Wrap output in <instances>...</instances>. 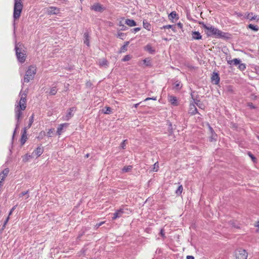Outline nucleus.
Segmentation results:
<instances>
[{"label":"nucleus","instance_id":"obj_16","mask_svg":"<svg viewBox=\"0 0 259 259\" xmlns=\"http://www.w3.org/2000/svg\"><path fill=\"white\" fill-rule=\"evenodd\" d=\"M27 139V135H26V128H24V132L21 136V140H20V142H21V145H24V143H25V142L26 141Z\"/></svg>","mask_w":259,"mask_h":259},{"label":"nucleus","instance_id":"obj_50","mask_svg":"<svg viewBox=\"0 0 259 259\" xmlns=\"http://www.w3.org/2000/svg\"><path fill=\"white\" fill-rule=\"evenodd\" d=\"M121 30H126L127 29V27L124 25H122V27H121Z\"/></svg>","mask_w":259,"mask_h":259},{"label":"nucleus","instance_id":"obj_11","mask_svg":"<svg viewBox=\"0 0 259 259\" xmlns=\"http://www.w3.org/2000/svg\"><path fill=\"white\" fill-rule=\"evenodd\" d=\"M124 213V210L123 208H120L117 210L115 213L113 214L112 220H115L117 218H119L122 217Z\"/></svg>","mask_w":259,"mask_h":259},{"label":"nucleus","instance_id":"obj_41","mask_svg":"<svg viewBox=\"0 0 259 259\" xmlns=\"http://www.w3.org/2000/svg\"><path fill=\"white\" fill-rule=\"evenodd\" d=\"M126 142H127V140H124L120 144V147L122 148V149H125V145H126Z\"/></svg>","mask_w":259,"mask_h":259},{"label":"nucleus","instance_id":"obj_10","mask_svg":"<svg viewBox=\"0 0 259 259\" xmlns=\"http://www.w3.org/2000/svg\"><path fill=\"white\" fill-rule=\"evenodd\" d=\"M211 79L213 83L218 84L219 83L220 80L219 74L218 73L213 72Z\"/></svg>","mask_w":259,"mask_h":259},{"label":"nucleus","instance_id":"obj_35","mask_svg":"<svg viewBox=\"0 0 259 259\" xmlns=\"http://www.w3.org/2000/svg\"><path fill=\"white\" fill-rule=\"evenodd\" d=\"M183 191V187L182 185H180L178 188L177 190L176 191V193L177 195H181Z\"/></svg>","mask_w":259,"mask_h":259},{"label":"nucleus","instance_id":"obj_40","mask_svg":"<svg viewBox=\"0 0 259 259\" xmlns=\"http://www.w3.org/2000/svg\"><path fill=\"white\" fill-rule=\"evenodd\" d=\"M153 170L154 171H157L158 170V168H159V166H158V162H156L154 165H153Z\"/></svg>","mask_w":259,"mask_h":259},{"label":"nucleus","instance_id":"obj_63","mask_svg":"<svg viewBox=\"0 0 259 259\" xmlns=\"http://www.w3.org/2000/svg\"><path fill=\"white\" fill-rule=\"evenodd\" d=\"M257 138L258 140H259V136H257Z\"/></svg>","mask_w":259,"mask_h":259},{"label":"nucleus","instance_id":"obj_56","mask_svg":"<svg viewBox=\"0 0 259 259\" xmlns=\"http://www.w3.org/2000/svg\"><path fill=\"white\" fill-rule=\"evenodd\" d=\"M209 129L211 133H212L214 132L213 128L210 125H209Z\"/></svg>","mask_w":259,"mask_h":259},{"label":"nucleus","instance_id":"obj_54","mask_svg":"<svg viewBox=\"0 0 259 259\" xmlns=\"http://www.w3.org/2000/svg\"><path fill=\"white\" fill-rule=\"evenodd\" d=\"M187 259H194V257L192 255H188L187 256Z\"/></svg>","mask_w":259,"mask_h":259},{"label":"nucleus","instance_id":"obj_48","mask_svg":"<svg viewBox=\"0 0 259 259\" xmlns=\"http://www.w3.org/2000/svg\"><path fill=\"white\" fill-rule=\"evenodd\" d=\"M54 131V129H50L48 132V135L49 137H51V134Z\"/></svg>","mask_w":259,"mask_h":259},{"label":"nucleus","instance_id":"obj_60","mask_svg":"<svg viewBox=\"0 0 259 259\" xmlns=\"http://www.w3.org/2000/svg\"><path fill=\"white\" fill-rule=\"evenodd\" d=\"M129 44V42L128 41H126L125 42V44L124 45H126V47L128 46Z\"/></svg>","mask_w":259,"mask_h":259},{"label":"nucleus","instance_id":"obj_18","mask_svg":"<svg viewBox=\"0 0 259 259\" xmlns=\"http://www.w3.org/2000/svg\"><path fill=\"white\" fill-rule=\"evenodd\" d=\"M227 62L228 64L230 65H234L237 66L240 64L241 60L239 59L235 58L231 60H228L227 61Z\"/></svg>","mask_w":259,"mask_h":259},{"label":"nucleus","instance_id":"obj_42","mask_svg":"<svg viewBox=\"0 0 259 259\" xmlns=\"http://www.w3.org/2000/svg\"><path fill=\"white\" fill-rule=\"evenodd\" d=\"M105 222H101L99 223H97L95 226V227L96 229H97L98 228H99L101 226H102L103 224H104Z\"/></svg>","mask_w":259,"mask_h":259},{"label":"nucleus","instance_id":"obj_44","mask_svg":"<svg viewBox=\"0 0 259 259\" xmlns=\"http://www.w3.org/2000/svg\"><path fill=\"white\" fill-rule=\"evenodd\" d=\"M126 50V45H123L120 48V52H124Z\"/></svg>","mask_w":259,"mask_h":259},{"label":"nucleus","instance_id":"obj_7","mask_svg":"<svg viewBox=\"0 0 259 259\" xmlns=\"http://www.w3.org/2000/svg\"><path fill=\"white\" fill-rule=\"evenodd\" d=\"M91 9L95 12L101 13L103 12L106 8L100 3H96L91 6Z\"/></svg>","mask_w":259,"mask_h":259},{"label":"nucleus","instance_id":"obj_34","mask_svg":"<svg viewBox=\"0 0 259 259\" xmlns=\"http://www.w3.org/2000/svg\"><path fill=\"white\" fill-rule=\"evenodd\" d=\"M57 90L56 88L53 87L51 89L49 94L51 95H55L57 93Z\"/></svg>","mask_w":259,"mask_h":259},{"label":"nucleus","instance_id":"obj_13","mask_svg":"<svg viewBox=\"0 0 259 259\" xmlns=\"http://www.w3.org/2000/svg\"><path fill=\"white\" fill-rule=\"evenodd\" d=\"M245 17L249 20H255L256 21H258L259 20V17L257 15H253L252 13L245 14Z\"/></svg>","mask_w":259,"mask_h":259},{"label":"nucleus","instance_id":"obj_3","mask_svg":"<svg viewBox=\"0 0 259 259\" xmlns=\"http://www.w3.org/2000/svg\"><path fill=\"white\" fill-rule=\"evenodd\" d=\"M15 50L17 58L20 63H24L25 61L26 54L23 47L21 44H16Z\"/></svg>","mask_w":259,"mask_h":259},{"label":"nucleus","instance_id":"obj_23","mask_svg":"<svg viewBox=\"0 0 259 259\" xmlns=\"http://www.w3.org/2000/svg\"><path fill=\"white\" fill-rule=\"evenodd\" d=\"M44 151L43 148L40 147H38L33 152V153H34L35 155H36L37 157L39 156Z\"/></svg>","mask_w":259,"mask_h":259},{"label":"nucleus","instance_id":"obj_38","mask_svg":"<svg viewBox=\"0 0 259 259\" xmlns=\"http://www.w3.org/2000/svg\"><path fill=\"white\" fill-rule=\"evenodd\" d=\"M217 137V134H215L214 132L211 133V136L210 138V141H212L213 140H216Z\"/></svg>","mask_w":259,"mask_h":259},{"label":"nucleus","instance_id":"obj_31","mask_svg":"<svg viewBox=\"0 0 259 259\" xmlns=\"http://www.w3.org/2000/svg\"><path fill=\"white\" fill-rule=\"evenodd\" d=\"M29 191L22 192L19 194V198H21L24 196L27 195V198L29 197V195L28 194Z\"/></svg>","mask_w":259,"mask_h":259},{"label":"nucleus","instance_id":"obj_9","mask_svg":"<svg viewBox=\"0 0 259 259\" xmlns=\"http://www.w3.org/2000/svg\"><path fill=\"white\" fill-rule=\"evenodd\" d=\"M75 111V108L72 107L69 108L66 113L65 116L63 117V119L64 120H68L73 116V112Z\"/></svg>","mask_w":259,"mask_h":259},{"label":"nucleus","instance_id":"obj_17","mask_svg":"<svg viewBox=\"0 0 259 259\" xmlns=\"http://www.w3.org/2000/svg\"><path fill=\"white\" fill-rule=\"evenodd\" d=\"M182 87V84L180 81H176L173 83L172 89L174 90L179 91Z\"/></svg>","mask_w":259,"mask_h":259},{"label":"nucleus","instance_id":"obj_61","mask_svg":"<svg viewBox=\"0 0 259 259\" xmlns=\"http://www.w3.org/2000/svg\"><path fill=\"white\" fill-rule=\"evenodd\" d=\"M25 199L26 200V201L25 202H27L28 200H27L28 198H27V195H25Z\"/></svg>","mask_w":259,"mask_h":259},{"label":"nucleus","instance_id":"obj_30","mask_svg":"<svg viewBox=\"0 0 259 259\" xmlns=\"http://www.w3.org/2000/svg\"><path fill=\"white\" fill-rule=\"evenodd\" d=\"M248 28L255 31H257L258 30V27L257 25H254L252 24H250L248 26Z\"/></svg>","mask_w":259,"mask_h":259},{"label":"nucleus","instance_id":"obj_58","mask_svg":"<svg viewBox=\"0 0 259 259\" xmlns=\"http://www.w3.org/2000/svg\"><path fill=\"white\" fill-rule=\"evenodd\" d=\"M140 103H137V104H135L134 105V107H135V108H137V107H138V106L140 105Z\"/></svg>","mask_w":259,"mask_h":259},{"label":"nucleus","instance_id":"obj_28","mask_svg":"<svg viewBox=\"0 0 259 259\" xmlns=\"http://www.w3.org/2000/svg\"><path fill=\"white\" fill-rule=\"evenodd\" d=\"M143 27L148 30H150L151 28L150 24L146 20H144L143 22Z\"/></svg>","mask_w":259,"mask_h":259},{"label":"nucleus","instance_id":"obj_33","mask_svg":"<svg viewBox=\"0 0 259 259\" xmlns=\"http://www.w3.org/2000/svg\"><path fill=\"white\" fill-rule=\"evenodd\" d=\"M238 69L241 71H243L246 69V65L244 63H241L238 65Z\"/></svg>","mask_w":259,"mask_h":259},{"label":"nucleus","instance_id":"obj_19","mask_svg":"<svg viewBox=\"0 0 259 259\" xmlns=\"http://www.w3.org/2000/svg\"><path fill=\"white\" fill-rule=\"evenodd\" d=\"M9 169L8 168H5V169H4L3 171L0 173V179L1 180H4L6 176L9 174Z\"/></svg>","mask_w":259,"mask_h":259},{"label":"nucleus","instance_id":"obj_27","mask_svg":"<svg viewBox=\"0 0 259 259\" xmlns=\"http://www.w3.org/2000/svg\"><path fill=\"white\" fill-rule=\"evenodd\" d=\"M133 168V166L132 165L125 166L122 169V172L123 173H125L130 171Z\"/></svg>","mask_w":259,"mask_h":259},{"label":"nucleus","instance_id":"obj_8","mask_svg":"<svg viewBox=\"0 0 259 259\" xmlns=\"http://www.w3.org/2000/svg\"><path fill=\"white\" fill-rule=\"evenodd\" d=\"M60 13V9L55 7H50L47 9L48 15H57Z\"/></svg>","mask_w":259,"mask_h":259},{"label":"nucleus","instance_id":"obj_37","mask_svg":"<svg viewBox=\"0 0 259 259\" xmlns=\"http://www.w3.org/2000/svg\"><path fill=\"white\" fill-rule=\"evenodd\" d=\"M125 36V34L124 33H122V32H119L117 34V37H119L122 39H124V37Z\"/></svg>","mask_w":259,"mask_h":259},{"label":"nucleus","instance_id":"obj_26","mask_svg":"<svg viewBox=\"0 0 259 259\" xmlns=\"http://www.w3.org/2000/svg\"><path fill=\"white\" fill-rule=\"evenodd\" d=\"M178 14L175 11H173L170 13L168 15V18L170 20L174 19H178Z\"/></svg>","mask_w":259,"mask_h":259},{"label":"nucleus","instance_id":"obj_5","mask_svg":"<svg viewBox=\"0 0 259 259\" xmlns=\"http://www.w3.org/2000/svg\"><path fill=\"white\" fill-rule=\"evenodd\" d=\"M36 73V68L33 66H30L26 71L25 76L24 79V82H28L30 80L33 79Z\"/></svg>","mask_w":259,"mask_h":259},{"label":"nucleus","instance_id":"obj_39","mask_svg":"<svg viewBox=\"0 0 259 259\" xmlns=\"http://www.w3.org/2000/svg\"><path fill=\"white\" fill-rule=\"evenodd\" d=\"M106 110L104 111V113L109 114L111 113V109L109 107H106Z\"/></svg>","mask_w":259,"mask_h":259},{"label":"nucleus","instance_id":"obj_14","mask_svg":"<svg viewBox=\"0 0 259 259\" xmlns=\"http://www.w3.org/2000/svg\"><path fill=\"white\" fill-rule=\"evenodd\" d=\"M98 64L101 67L107 68L108 66V62L107 60L104 58L99 60Z\"/></svg>","mask_w":259,"mask_h":259},{"label":"nucleus","instance_id":"obj_45","mask_svg":"<svg viewBox=\"0 0 259 259\" xmlns=\"http://www.w3.org/2000/svg\"><path fill=\"white\" fill-rule=\"evenodd\" d=\"M150 100H152L155 101L157 100V98L156 97H153L152 98L148 97V98H147L146 99H145L144 100V101H146Z\"/></svg>","mask_w":259,"mask_h":259},{"label":"nucleus","instance_id":"obj_4","mask_svg":"<svg viewBox=\"0 0 259 259\" xmlns=\"http://www.w3.org/2000/svg\"><path fill=\"white\" fill-rule=\"evenodd\" d=\"M23 9V4L21 0H15L13 18L14 20L19 18Z\"/></svg>","mask_w":259,"mask_h":259},{"label":"nucleus","instance_id":"obj_20","mask_svg":"<svg viewBox=\"0 0 259 259\" xmlns=\"http://www.w3.org/2000/svg\"><path fill=\"white\" fill-rule=\"evenodd\" d=\"M125 23L130 27H133L137 25L136 22L133 19H127L125 20Z\"/></svg>","mask_w":259,"mask_h":259},{"label":"nucleus","instance_id":"obj_1","mask_svg":"<svg viewBox=\"0 0 259 259\" xmlns=\"http://www.w3.org/2000/svg\"><path fill=\"white\" fill-rule=\"evenodd\" d=\"M19 97L20 98V100L19 102H16L15 107V115L17 122L14 135L16 132V130L18 128L20 120L22 118V111H24L26 107V94L22 93V92H20Z\"/></svg>","mask_w":259,"mask_h":259},{"label":"nucleus","instance_id":"obj_51","mask_svg":"<svg viewBox=\"0 0 259 259\" xmlns=\"http://www.w3.org/2000/svg\"><path fill=\"white\" fill-rule=\"evenodd\" d=\"M144 63H146V65L147 66L150 65V61L149 60H147V59H145L144 60Z\"/></svg>","mask_w":259,"mask_h":259},{"label":"nucleus","instance_id":"obj_2","mask_svg":"<svg viewBox=\"0 0 259 259\" xmlns=\"http://www.w3.org/2000/svg\"><path fill=\"white\" fill-rule=\"evenodd\" d=\"M203 27L207 30L206 33L208 36L218 38H228V33L223 32L213 26L210 25H206L203 24Z\"/></svg>","mask_w":259,"mask_h":259},{"label":"nucleus","instance_id":"obj_57","mask_svg":"<svg viewBox=\"0 0 259 259\" xmlns=\"http://www.w3.org/2000/svg\"><path fill=\"white\" fill-rule=\"evenodd\" d=\"M178 26L180 28H182L183 27V24L182 23H178Z\"/></svg>","mask_w":259,"mask_h":259},{"label":"nucleus","instance_id":"obj_29","mask_svg":"<svg viewBox=\"0 0 259 259\" xmlns=\"http://www.w3.org/2000/svg\"><path fill=\"white\" fill-rule=\"evenodd\" d=\"M33 118H34V115L32 114L31 117L29 118V124H28L27 126L25 127L26 130L30 127L31 126L33 122Z\"/></svg>","mask_w":259,"mask_h":259},{"label":"nucleus","instance_id":"obj_32","mask_svg":"<svg viewBox=\"0 0 259 259\" xmlns=\"http://www.w3.org/2000/svg\"><path fill=\"white\" fill-rule=\"evenodd\" d=\"M162 29L163 28V29H166V28H171L172 29V30L174 31V32H176V27L174 25H164L163 26L162 28Z\"/></svg>","mask_w":259,"mask_h":259},{"label":"nucleus","instance_id":"obj_36","mask_svg":"<svg viewBox=\"0 0 259 259\" xmlns=\"http://www.w3.org/2000/svg\"><path fill=\"white\" fill-rule=\"evenodd\" d=\"M131 59V57L130 55H125L122 59V61L123 62H126L129 61Z\"/></svg>","mask_w":259,"mask_h":259},{"label":"nucleus","instance_id":"obj_15","mask_svg":"<svg viewBox=\"0 0 259 259\" xmlns=\"http://www.w3.org/2000/svg\"><path fill=\"white\" fill-rule=\"evenodd\" d=\"M192 37L193 39L199 40L202 38V35L198 31H193L192 32Z\"/></svg>","mask_w":259,"mask_h":259},{"label":"nucleus","instance_id":"obj_47","mask_svg":"<svg viewBox=\"0 0 259 259\" xmlns=\"http://www.w3.org/2000/svg\"><path fill=\"white\" fill-rule=\"evenodd\" d=\"M141 29V28L140 27H136L132 29V32L136 33L137 32L140 31Z\"/></svg>","mask_w":259,"mask_h":259},{"label":"nucleus","instance_id":"obj_24","mask_svg":"<svg viewBox=\"0 0 259 259\" xmlns=\"http://www.w3.org/2000/svg\"><path fill=\"white\" fill-rule=\"evenodd\" d=\"M168 100L169 102H170L172 105L174 106L177 105V99L176 97L173 96H169L168 97Z\"/></svg>","mask_w":259,"mask_h":259},{"label":"nucleus","instance_id":"obj_55","mask_svg":"<svg viewBox=\"0 0 259 259\" xmlns=\"http://www.w3.org/2000/svg\"><path fill=\"white\" fill-rule=\"evenodd\" d=\"M249 155L251 158V159L252 160H254L255 159V157L252 154H251V153H249Z\"/></svg>","mask_w":259,"mask_h":259},{"label":"nucleus","instance_id":"obj_59","mask_svg":"<svg viewBox=\"0 0 259 259\" xmlns=\"http://www.w3.org/2000/svg\"><path fill=\"white\" fill-rule=\"evenodd\" d=\"M122 25H123V24L122 23L121 21H120L119 23V26L120 27H122Z\"/></svg>","mask_w":259,"mask_h":259},{"label":"nucleus","instance_id":"obj_25","mask_svg":"<svg viewBox=\"0 0 259 259\" xmlns=\"http://www.w3.org/2000/svg\"><path fill=\"white\" fill-rule=\"evenodd\" d=\"M84 43L89 47L90 46L89 36L87 32L84 33Z\"/></svg>","mask_w":259,"mask_h":259},{"label":"nucleus","instance_id":"obj_43","mask_svg":"<svg viewBox=\"0 0 259 259\" xmlns=\"http://www.w3.org/2000/svg\"><path fill=\"white\" fill-rule=\"evenodd\" d=\"M16 207H17V205H16L14 206L11 208V209L10 210V212H9V216H10V215L12 214V213H13V211L16 209Z\"/></svg>","mask_w":259,"mask_h":259},{"label":"nucleus","instance_id":"obj_52","mask_svg":"<svg viewBox=\"0 0 259 259\" xmlns=\"http://www.w3.org/2000/svg\"><path fill=\"white\" fill-rule=\"evenodd\" d=\"M160 234H161L162 237H164V231H163V229L161 230V231H160Z\"/></svg>","mask_w":259,"mask_h":259},{"label":"nucleus","instance_id":"obj_6","mask_svg":"<svg viewBox=\"0 0 259 259\" xmlns=\"http://www.w3.org/2000/svg\"><path fill=\"white\" fill-rule=\"evenodd\" d=\"M248 253L247 251L242 248H239L235 251L236 259H247Z\"/></svg>","mask_w":259,"mask_h":259},{"label":"nucleus","instance_id":"obj_22","mask_svg":"<svg viewBox=\"0 0 259 259\" xmlns=\"http://www.w3.org/2000/svg\"><path fill=\"white\" fill-rule=\"evenodd\" d=\"M197 109L195 105L193 104H191L189 110V113H190L192 115H194L197 113Z\"/></svg>","mask_w":259,"mask_h":259},{"label":"nucleus","instance_id":"obj_53","mask_svg":"<svg viewBox=\"0 0 259 259\" xmlns=\"http://www.w3.org/2000/svg\"><path fill=\"white\" fill-rule=\"evenodd\" d=\"M9 215L8 217V218H7V219L6 220V221H5L4 222V226H5L6 225V224L8 223V222L9 221Z\"/></svg>","mask_w":259,"mask_h":259},{"label":"nucleus","instance_id":"obj_12","mask_svg":"<svg viewBox=\"0 0 259 259\" xmlns=\"http://www.w3.org/2000/svg\"><path fill=\"white\" fill-rule=\"evenodd\" d=\"M68 123H64L61 124L59 125L58 128L57 133L58 135H61V134L63 132V128L64 127H67L68 125Z\"/></svg>","mask_w":259,"mask_h":259},{"label":"nucleus","instance_id":"obj_62","mask_svg":"<svg viewBox=\"0 0 259 259\" xmlns=\"http://www.w3.org/2000/svg\"><path fill=\"white\" fill-rule=\"evenodd\" d=\"M86 156H87V157H89V154H87Z\"/></svg>","mask_w":259,"mask_h":259},{"label":"nucleus","instance_id":"obj_46","mask_svg":"<svg viewBox=\"0 0 259 259\" xmlns=\"http://www.w3.org/2000/svg\"><path fill=\"white\" fill-rule=\"evenodd\" d=\"M191 96H192V99H193L194 103L195 104H196L198 106H199V105H198V102H199V100H197V99H194L193 98V95H192V94H191Z\"/></svg>","mask_w":259,"mask_h":259},{"label":"nucleus","instance_id":"obj_21","mask_svg":"<svg viewBox=\"0 0 259 259\" xmlns=\"http://www.w3.org/2000/svg\"><path fill=\"white\" fill-rule=\"evenodd\" d=\"M145 50L151 54H153L155 52L154 49H153L152 46L150 44H148L145 46Z\"/></svg>","mask_w":259,"mask_h":259},{"label":"nucleus","instance_id":"obj_49","mask_svg":"<svg viewBox=\"0 0 259 259\" xmlns=\"http://www.w3.org/2000/svg\"><path fill=\"white\" fill-rule=\"evenodd\" d=\"M248 106L250 108H252V109H255V106H254L252 103H248Z\"/></svg>","mask_w":259,"mask_h":259}]
</instances>
